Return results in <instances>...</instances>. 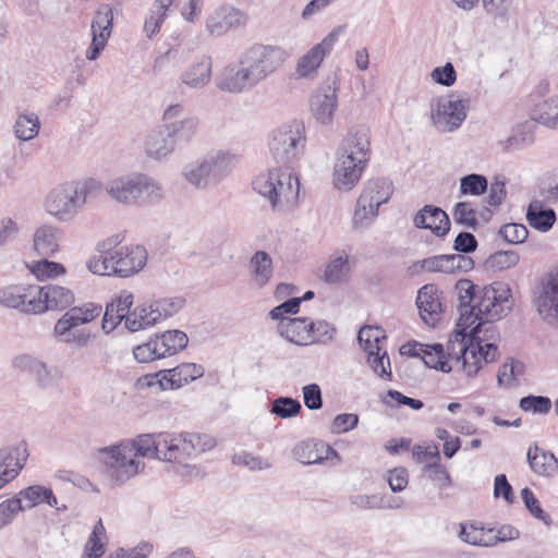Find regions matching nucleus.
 Wrapping results in <instances>:
<instances>
[{"label":"nucleus","instance_id":"1","mask_svg":"<svg viewBox=\"0 0 558 558\" xmlns=\"http://www.w3.org/2000/svg\"><path fill=\"white\" fill-rule=\"evenodd\" d=\"M289 58L280 46L253 44L229 63L217 78V88L230 94L251 92L275 74Z\"/></svg>","mask_w":558,"mask_h":558},{"label":"nucleus","instance_id":"2","mask_svg":"<svg viewBox=\"0 0 558 558\" xmlns=\"http://www.w3.org/2000/svg\"><path fill=\"white\" fill-rule=\"evenodd\" d=\"M371 159L367 130L350 131L339 145L333 165L332 182L339 191H350L360 181Z\"/></svg>","mask_w":558,"mask_h":558},{"label":"nucleus","instance_id":"3","mask_svg":"<svg viewBox=\"0 0 558 558\" xmlns=\"http://www.w3.org/2000/svg\"><path fill=\"white\" fill-rule=\"evenodd\" d=\"M101 192V182L93 178L68 181L48 192L44 208L58 221L70 222L77 217L89 199L98 197Z\"/></svg>","mask_w":558,"mask_h":558},{"label":"nucleus","instance_id":"4","mask_svg":"<svg viewBox=\"0 0 558 558\" xmlns=\"http://www.w3.org/2000/svg\"><path fill=\"white\" fill-rule=\"evenodd\" d=\"M478 303L464 311L458 320V328L465 331L471 328V337L480 339L482 327L489 322L500 319L511 308L510 289L501 282L482 287Z\"/></svg>","mask_w":558,"mask_h":558},{"label":"nucleus","instance_id":"5","mask_svg":"<svg viewBox=\"0 0 558 558\" xmlns=\"http://www.w3.org/2000/svg\"><path fill=\"white\" fill-rule=\"evenodd\" d=\"M496 335L497 330L493 322L486 323L482 327L480 339H473L471 331L466 333V330L462 331V329L457 333L459 353H456V361L462 360L463 369L469 377L475 376L483 364L492 363L497 359L498 348L495 342H490Z\"/></svg>","mask_w":558,"mask_h":558},{"label":"nucleus","instance_id":"6","mask_svg":"<svg viewBox=\"0 0 558 558\" xmlns=\"http://www.w3.org/2000/svg\"><path fill=\"white\" fill-rule=\"evenodd\" d=\"M104 189L111 199L123 205L155 203L163 196L161 185L143 173L114 178Z\"/></svg>","mask_w":558,"mask_h":558},{"label":"nucleus","instance_id":"7","mask_svg":"<svg viewBox=\"0 0 558 558\" xmlns=\"http://www.w3.org/2000/svg\"><path fill=\"white\" fill-rule=\"evenodd\" d=\"M254 190L267 197L274 209H283L293 205L300 192L298 177L289 168H275L267 173L258 175L253 181Z\"/></svg>","mask_w":558,"mask_h":558},{"label":"nucleus","instance_id":"8","mask_svg":"<svg viewBox=\"0 0 558 558\" xmlns=\"http://www.w3.org/2000/svg\"><path fill=\"white\" fill-rule=\"evenodd\" d=\"M129 447L121 440L119 444L98 449V459L102 463L108 478L117 485L135 477L146 466L145 462L135 459Z\"/></svg>","mask_w":558,"mask_h":558},{"label":"nucleus","instance_id":"9","mask_svg":"<svg viewBox=\"0 0 558 558\" xmlns=\"http://www.w3.org/2000/svg\"><path fill=\"white\" fill-rule=\"evenodd\" d=\"M393 193L392 182L385 178L368 180L356 202L353 222L365 226L378 214L380 205L387 203Z\"/></svg>","mask_w":558,"mask_h":558},{"label":"nucleus","instance_id":"10","mask_svg":"<svg viewBox=\"0 0 558 558\" xmlns=\"http://www.w3.org/2000/svg\"><path fill=\"white\" fill-rule=\"evenodd\" d=\"M303 130V124L294 121L274 131L269 149L277 162L287 165L299 156L305 141Z\"/></svg>","mask_w":558,"mask_h":558},{"label":"nucleus","instance_id":"11","mask_svg":"<svg viewBox=\"0 0 558 558\" xmlns=\"http://www.w3.org/2000/svg\"><path fill=\"white\" fill-rule=\"evenodd\" d=\"M468 110L469 99L454 98V96L440 97L435 105H432V123L439 132H454L466 119Z\"/></svg>","mask_w":558,"mask_h":558},{"label":"nucleus","instance_id":"12","mask_svg":"<svg viewBox=\"0 0 558 558\" xmlns=\"http://www.w3.org/2000/svg\"><path fill=\"white\" fill-rule=\"evenodd\" d=\"M34 303L31 306L33 315L65 310L74 303L73 292L64 287L34 284Z\"/></svg>","mask_w":558,"mask_h":558},{"label":"nucleus","instance_id":"13","mask_svg":"<svg viewBox=\"0 0 558 558\" xmlns=\"http://www.w3.org/2000/svg\"><path fill=\"white\" fill-rule=\"evenodd\" d=\"M337 92L336 80H328L311 95L310 110L318 123L328 125L332 122L338 108Z\"/></svg>","mask_w":558,"mask_h":558},{"label":"nucleus","instance_id":"14","mask_svg":"<svg viewBox=\"0 0 558 558\" xmlns=\"http://www.w3.org/2000/svg\"><path fill=\"white\" fill-rule=\"evenodd\" d=\"M112 9L108 4H101L92 20V43L85 52L87 60L94 61L98 59L107 46L112 32Z\"/></svg>","mask_w":558,"mask_h":558},{"label":"nucleus","instance_id":"15","mask_svg":"<svg viewBox=\"0 0 558 558\" xmlns=\"http://www.w3.org/2000/svg\"><path fill=\"white\" fill-rule=\"evenodd\" d=\"M110 256L112 260V275L119 277L132 276L146 265L147 252L141 245L122 246L118 250L111 251Z\"/></svg>","mask_w":558,"mask_h":558},{"label":"nucleus","instance_id":"16","mask_svg":"<svg viewBox=\"0 0 558 558\" xmlns=\"http://www.w3.org/2000/svg\"><path fill=\"white\" fill-rule=\"evenodd\" d=\"M337 37L338 34L331 32L298 60L295 73L299 77H312L317 72L326 54L331 51Z\"/></svg>","mask_w":558,"mask_h":558},{"label":"nucleus","instance_id":"17","mask_svg":"<svg viewBox=\"0 0 558 558\" xmlns=\"http://www.w3.org/2000/svg\"><path fill=\"white\" fill-rule=\"evenodd\" d=\"M101 305L87 303L71 307L54 325V333L63 336L80 325L88 324L101 314Z\"/></svg>","mask_w":558,"mask_h":558},{"label":"nucleus","instance_id":"18","mask_svg":"<svg viewBox=\"0 0 558 558\" xmlns=\"http://www.w3.org/2000/svg\"><path fill=\"white\" fill-rule=\"evenodd\" d=\"M246 15L233 7H221L210 14L206 20V29L213 36H221L229 29L244 26Z\"/></svg>","mask_w":558,"mask_h":558},{"label":"nucleus","instance_id":"19","mask_svg":"<svg viewBox=\"0 0 558 558\" xmlns=\"http://www.w3.org/2000/svg\"><path fill=\"white\" fill-rule=\"evenodd\" d=\"M213 60L208 56H202L193 61L180 74V83L190 89L205 88L211 81Z\"/></svg>","mask_w":558,"mask_h":558},{"label":"nucleus","instance_id":"20","mask_svg":"<svg viewBox=\"0 0 558 558\" xmlns=\"http://www.w3.org/2000/svg\"><path fill=\"white\" fill-rule=\"evenodd\" d=\"M62 238L61 228L51 223H44L33 234V247L39 256H54L60 251Z\"/></svg>","mask_w":558,"mask_h":558},{"label":"nucleus","instance_id":"21","mask_svg":"<svg viewBox=\"0 0 558 558\" xmlns=\"http://www.w3.org/2000/svg\"><path fill=\"white\" fill-rule=\"evenodd\" d=\"M413 223L418 229H429L438 236L446 235L450 230V220L445 210L434 205H425L416 213Z\"/></svg>","mask_w":558,"mask_h":558},{"label":"nucleus","instance_id":"22","mask_svg":"<svg viewBox=\"0 0 558 558\" xmlns=\"http://www.w3.org/2000/svg\"><path fill=\"white\" fill-rule=\"evenodd\" d=\"M293 458L303 464H317L337 457L338 452L322 440H305L296 444L292 449Z\"/></svg>","mask_w":558,"mask_h":558},{"label":"nucleus","instance_id":"23","mask_svg":"<svg viewBox=\"0 0 558 558\" xmlns=\"http://www.w3.org/2000/svg\"><path fill=\"white\" fill-rule=\"evenodd\" d=\"M34 284H13L0 289V305L32 314Z\"/></svg>","mask_w":558,"mask_h":558},{"label":"nucleus","instance_id":"24","mask_svg":"<svg viewBox=\"0 0 558 558\" xmlns=\"http://www.w3.org/2000/svg\"><path fill=\"white\" fill-rule=\"evenodd\" d=\"M174 150V140L170 137L163 124L150 131L145 137L144 151L149 159L156 161L166 159Z\"/></svg>","mask_w":558,"mask_h":558},{"label":"nucleus","instance_id":"25","mask_svg":"<svg viewBox=\"0 0 558 558\" xmlns=\"http://www.w3.org/2000/svg\"><path fill=\"white\" fill-rule=\"evenodd\" d=\"M416 305L425 324L435 326L440 320L441 303L434 284H425L418 290Z\"/></svg>","mask_w":558,"mask_h":558},{"label":"nucleus","instance_id":"26","mask_svg":"<svg viewBox=\"0 0 558 558\" xmlns=\"http://www.w3.org/2000/svg\"><path fill=\"white\" fill-rule=\"evenodd\" d=\"M420 350L422 351L421 359L427 367L435 368L444 373H449L452 369L448 357L456 360V353H459L457 340L450 341L448 344L447 355L445 354L444 347L440 343L432 345L420 344Z\"/></svg>","mask_w":558,"mask_h":558},{"label":"nucleus","instance_id":"27","mask_svg":"<svg viewBox=\"0 0 558 558\" xmlns=\"http://www.w3.org/2000/svg\"><path fill=\"white\" fill-rule=\"evenodd\" d=\"M159 437H161L162 441L160 461L181 463L190 459L183 432H161L159 433Z\"/></svg>","mask_w":558,"mask_h":558},{"label":"nucleus","instance_id":"28","mask_svg":"<svg viewBox=\"0 0 558 558\" xmlns=\"http://www.w3.org/2000/svg\"><path fill=\"white\" fill-rule=\"evenodd\" d=\"M22 504L23 510L32 509L40 504H47L50 507L56 508L58 511H65L68 508L65 505L62 507L58 506V499L50 488H46L41 485L28 486L14 496Z\"/></svg>","mask_w":558,"mask_h":558},{"label":"nucleus","instance_id":"29","mask_svg":"<svg viewBox=\"0 0 558 558\" xmlns=\"http://www.w3.org/2000/svg\"><path fill=\"white\" fill-rule=\"evenodd\" d=\"M123 441L130 446L129 450L135 459L150 458L160 461L162 441L159 433L141 434L133 439H123Z\"/></svg>","mask_w":558,"mask_h":558},{"label":"nucleus","instance_id":"30","mask_svg":"<svg viewBox=\"0 0 558 558\" xmlns=\"http://www.w3.org/2000/svg\"><path fill=\"white\" fill-rule=\"evenodd\" d=\"M526 458L531 470L539 476H551L558 470V459L555 454L541 449L537 444L529 447Z\"/></svg>","mask_w":558,"mask_h":558},{"label":"nucleus","instance_id":"31","mask_svg":"<svg viewBox=\"0 0 558 558\" xmlns=\"http://www.w3.org/2000/svg\"><path fill=\"white\" fill-rule=\"evenodd\" d=\"M153 341L155 343L153 348L157 349V357L163 359L186 348L189 338L185 332L175 329L157 335Z\"/></svg>","mask_w":558,"mask_h":558},{"label":"nucleus","instance_id":"32","mask_svg":"<svg viewBox=\"0 0 558 558\" xmlns=\"http://www.w3.org/2000/svg\"><path fill=\"white\" fill-rule=\"evenodd\" d=\"M310 320L307 318H287L280 320L278 331L288 341L303 345L307 344L310 335Z\"/></svg>","mask_w":558,"mask_h":558},{"label":"nucleus","instance_id":"33","mask_svg":"<svg viewBox=\"0 0 558 558\" xmlns=\"http://www.w3.org/2000/svg\"><path fill=\"white\" fill-rule=\"evenodd\" d=\"M171 138L174 140V145L181 143H190L197 134L199 128V120L196 117L189 116L181 120H174L163 124Z\"/></svg>","mask_w":558,"mask_h":558},{"label":"nucleus","instance_id":"34","mask_svg":"<svg viewBox=\"0 0 558 558\" xmlns=\"http://www.w3.org/2000/svg\"><path fill=\"white\" fill-rule=\"evenodd\" d=\"M13 366L33 375L40 387H47L50 384V374L45 362L29 354H22L13 360Z\"/></svg>","mask_w":558,"mask_h":558},{"label":"nucleus","instance_id":"35","mask_svg":"<svg viewBox=\"0 0 558 558\" xmlns=\"http://www.w3.org/2000/svg\"><path fill=\"white\" fill-rule=\"evenodd\" d=\"M250 271L253 282L258 287H265L272 277V259L265 251H257L250 259Z\"/></svg>","mask_w":558,"mask_h":558},{"label":"nucleus","instance_id":"36","mask_svg":"<svg viewBox=\"0 0 558 558\" xmlns=\"http://www.w3.org/2000/svg\"><path fill=\"white\" fill-rule=\"evenodd\" d=\"M351 266L344 252L332 256L326 265L324 280L329 284H340L350 278Z\"/></svg>","mask_w":558,"mask_h":558},{"label":"nucleus","instance_id":"37","mask_svg":"<svg viewBox=\"0 0 558 558\" xmlns=\"http://www.w3.org/2000/svg\"><path fill=\"white\" fill-rule=\"evenodd\" d=\"M28 451L25 441H21L13 447L0 449V469L5 472H16L22 470L23 464L27 460Z\"/></svg>","mask_w":558,"mask_h":558},{"label":"nucleus","instance_id":"38","mask_svg":"<svg viewBox=\"0 0 558 558\" xmlns=\"http://www.w3.org/2000/svg\"><path fill=\"white\" fill-rule=\"evenodd\" d=\"M154 303L137 305L126 317L125 327L131 331H138L156 325L159 319Z\"/></svg>","mask_w":558,"mask_h":558},{"label":"nucleus","instance_id":"39","mask_svg":"<svg viewBox=\"0 0 558 558\" xmlns=\"http://www.w3.org/2000/svg\"><path fill=\"white\" fill-rule=\"evenodd\" d=\"M530 117L547 128L558 126V96L539 101L531 109Z\"/></svg>","mask_w":558,"mask_h":558},{"label":"nucleus","instance_id":"40","mask_svg":"<svg viewBox=\"0 0 558 558\" xmlns=\"http://www.w3.org/2000/svg\"><path fill=\"white\" fill-rule=\"evenodd\" d=\"M526 220L532 228L546 232L554 226L556 213L551 208H543L541 202L534 201L529 205Z\"/></svg>","mask_w":558,"mask_h":558},{"label":"nucleus","instance_id":"41","mask_svg":"<svg viewBox=\"0 0 558 558\" xmlns=\"http://www.w3.org/2000/svg\"><path fill=\"white\" fill-rule=\"evenodd\" d=\"M214 182H218L235 165L238 157L228 151H217L204 157Z\"/></svg>","mask_w":558,"mask_h":558},{"label":"nucleus","instance_id":"42","mask_svg":"<svg viewBox=\"0 0 558 558\" xmlns=\"http://www.w3.org/2000/svg\"><path fill=\"white\" fill-rule=\"evenodd\" d=\"M170 374V388H180L190 381L204 375L202 365L195 363H182L165 373Z\"/></svg>","mask_w":558,"mask_h":558},{"label":"nucleus","instance_id":"43","mask_svg":"<svg viewBox=\"0 0 558 558\" xmlns=\"http://www.w3.org/2000/svg\"><path fill=\"white\" fill-rule=\"evenodd\" d=\"M40 130V120L34 112H22L17 116L14 123V133L20 141H31L35 138Z\"/></svg>","mask_w":558,"mask_h":558},{"label":"nucleus","instance_id":"44","mask_svg":"<svg viewBox=\"0 0 558 558\" xmlns=\"http://www.w3.org/2000/svg\"><path fill=\"white\" fill-rule=\"evenodd\" d=\"M118 243V239H109L98 245L100 255L93 256L87 262V268L95 275H112L110 246Z\"/></svg>","mask_w":558,"mask_h":558},{"label":"nucleus","instance_id":"45","mask_svg":"<svg viewBox=\"0 0 558 558\" xmlns=\"http://www.w3.org/2000/svg\"><path fill=\"white\" fill-rule=\"evenodd\" d=\"M183 177L189 183L197 187H205L210 183H215L204 158L187 165L183 170Z\"/></svg>","mask_w":558,"mask_h":558},{"label":"nucleus","instance_id":"46","mask_svg":"<svg viewBox=\"0 0 558 558\" xmlns=\"http://www.w3.org/2000/svg\"><path fill=\"white\" fill-rule=\"evenodd\" d=\"M183 434L190 459L195 458L216 446V440L210 435L194 432H183Z\"/></svg>","mask_w":558,"mask_h":558},{"label":"nucleus","instance_id":"47","mask_svg":"<svg viewBox=\"0 0 558 558\" xmlns=\"http://www.w3.org/2000/svg\"><path fill=\"white\" fill-rule=\"evenodd\" d=\"M457 292L458 301H459V312L460 315L468 311L469 307L474 305V301L478 299L480 290L477 286H475L469 279H460L454 287Z\"/></svg>","mask_w":558,"mask_h":558},{"label":"nucleus","instance_id":"48","mask_svg":"<svg viewBox=\"0 0 558 558\" xmlns=\"http://www.w3.org/2000/svg\"><path fill=\"white\" fill-rule=\"evenodd\" d=\"M357 339L367 354L371 351H381L380 341L385 340L386 336L380 327L364 326L360 329Z\"/></svg>","mask_w":558,"mask_h":558},{"label":"nucleus","instance_id":"49","mask_svg":"<svg viewBox=\"0 0 558 558\" xmlns=\"http://www.w3.org/2000/svg\"><path fill=\"white\" fill-rule=\"evenodd\" d=\"M452 217L456 223L476 230L478 226L477 211L471 202H459L454 205Z\"/></svg>","mask_w":558,"mask_h":558},{"label":"nucleus","instance_id":"50","mask_svg":"<svg viewBox=\"0 0 558 558\" xmlns=\"http://www.w3.org/2000/svg\"><path fill=\"white\" fill-rule=\"evenodd\" d=\"M488 189L486 177L477 173H471L460 179V193L462 195L480 196Z\"/></svg>","mask_w":558,"mask_h":558},{"label":"nucleus","instance_id":"51","mask_svg":"<svg viewBox=\"0 0 558 558\" xmlns=\"http://www.w3.org/2000/svg\"><path fill=\"white\" fill-rule=\"evenodd\" d=\"M520 256L515 251H498L492 254L486 265L488 268L500 271L511 267H514L519 263Z\"/></svg>","mask_w":558,"mask_h":558},{"label":"nucleus","instance_id":"52","mask_svg":"<svg viewBox=\"0 0 558 558\" xmlns=\"http://www.w3.org/2000/svg\"><path fill=\"white\" fill-rule=\"evenodd\" d=\"M301 409L300 401L290 397H279L271 402V412L281 418L293 417Z\"/></svg>","mask_w":558,"mask_h":558},{"label":"nucleus","instance_id":"53","mask_svg":"<svg viewBox=\"0 0 558 558\" xmlns=\"http://www.w3.org/2000/svg\"><path fill=\"white\" fill-rule=\"evenodd\" d=\"M489 536L483 527H478L474 524H461L460 537L463 542L475 545V546H492Z\"/></svg>","mask_w":558,"mask_h":558},{"label":"nucleus","instance_id":"54","mask_svg":"<svg viewBox=\"0 0 558 558\" xmlns=\"http://www.w3.org/2000/svg\"><path fill=\"white\" fill-rule=\"evenodd\" d=\"M371 351L367 353V362L371 368L376 373L379 377L385 378L387 380H391L392 373L390 369V360L387 354V351Z\"/></svg>","mask_w":558,"mask_h":558},{"label":"nucleus","instance_id":"55","mask_svg":"<svg viewBox=\"0 0 558 558\" xmlns=\"http://www.w3.org/2000/svg\"><path fill=\"white\" fill-rule=\"evenodd\" d=\"M423 471L428 475L434 485L440 490L446 489L452 485L451 476L446 466L438 462L426 464Z\"/></svg>","mask_w":558,"mask_h":558},{"label":"nucleus","instance_id":"56","mask_svg":"<svg viewBox=\"0 0 558 558\" xmlns=\"http://www.w3.org/2000/svg\"><path fill=\"white\" fill-rule=\"evenodd\" d=\"M519 405L525 412L546 414L551 409V400L548 397L530 395L521 398Z\"/></svg>","mask_w":558,"mask_h":558},{"label":"nucleus","instance_id":"57","mask_svg":"<svg viewBox=\"0 0 558 558\" xmlns=\"http://www.w3.org/2000/svg\"><path fill=\"white\" fill-rule=\"evenodd\" d=\"M522 500L529 512L537 520L544 522L547 526L551 524V519L541 507L539 501L534 496L533 492L525 487L521 490Z\"/></svg>","mask_w":558,"mask_h":558},{"label":"nucleus","instance_id":"58","mask_svg":"<svg viewBox=\"0 0 558 558\" xmlns=\"http://www.w3.org/2000/svg\"><path fill=\"white\" fill-rule=\"evenodd\" d=\"M308 329H310V335H311V339H310L308 343H312V342L327 343L332 340V338L336 333V328L331 324H329L325 320H318L316 323L310 322Z\"/></svg>","mask_w":558,"mask_h":558},{"label":"nucleus","instance_id":"59","mask_svg":"<svg viewBox=\"0 0 558 558\" xmlns=\"http://www.w3.org/2000/svg\"><path fill=\"white\" fill-rule=\"evenodd\" d=\"M232 463L235 465H244L251 471L266 470L271 466L270 462L267 459L254 456L246 451H241L239 453L233 454Z\"/></svg>","mask_w":558,"mask_h":558},{"label":"nucleus","instance_id":"60","mask_svg":"<svg viewBox=\"0 0 558 558\" xmlns=\"http://www.w3.org/2000/svg\"><path fill=\"white\" fill-rule=\"evenodd\" d=\"M184 299L175 296V298H166L154 302V308L158 316V319L161 320L167 317H171L175 313H178L184 305Z\"/></svg>","mask_w":558,"mask_h":558},{"label":"nucleus","instance_id":"61","mask_svg":"<svg viewBox=\"0 0 558 558\" xmlns=\"http://www.w3.org/2000/svg\"><path fill=\"white\" fill-rule=\"evenodd\" d=\"M499 235L510 244L523 243L527 235L529 230L521 223H506L499 229Z\"/></svg>","mask_w":558,"mask_h":558},{"label":"nucleus","instance_id":"62","mask_svg":"<svg viewBox=\"0 0 558 558\" xmlns=\"http://www.w3.org/2000/svg\"><path fill=\"white\" fill-rule=\"evenodd\" d=\"M20 511H23V507L15 497L2 501L0 504V530L9 525Z\"/></svg>","mask_w":558,"mask_h":558},{"label":"nucleus","instance_id":"63","mask_svg":"<svg viewBox=\"0 0 558 558\" xmlns=\"http://www.w3.org/2000/svg\"><path fill=\"white\" fill-rule=\"evenodd\" d=\"M421 267L426 271L453 272L452 262L449 255H437L422 260Z\"/></svg>","mask_w":558,"mask_h":558},{"label":"nucleus","instance_id":"64","mask_svg":"<svg viewBox=\"0 0 558 558\" xmlns=\"http://www.w3.org/2000/svg\"><path fill=\"white\" fill-rule=\"evenodd\" d=\"M430 76L437 84L449 87L454 84L457 73L453 64L451 62H447L444 66L435 68L432 71Z\"/></svg>","mask_w":558,"mask_h":558}]
</instances>
